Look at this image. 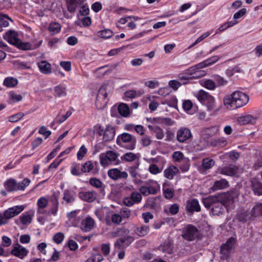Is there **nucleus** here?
I'll list each match as a JSON object with an SVG mask.
<instances>
[{
	"instance_id": "obj_60",
	"label": "nucleus",
	"mask_w": 262,
	"mask_h": 262,
	"mask_svg": "<svg viewBox=\"0 0 262 262\" xmlns=\"http://www.w3.org/2000/svg\"><path fill=\"white\" fill-rule=\"evenodd\" d=\"M9 20L12 21V19H11L8 16L6 15H3L0 18V24L3 27H7L9 25Z\"/></svg>"
},
{
	"instance_id": "obj_42",
	"label": "nucleus",
	"mask_w": 262,
	"mask_h": 262,
	"mask_svg": "<svg viewBox=\"0 0 262 262\" xmlns=\"http://www.w3.org/2000/svg\"><path fill=\"white\" fill-rule=\"evenodd\" d=\"M144 92L142 90L136 92L134 90H129L126 91L124 93L125 97L129 98H134L137 96H140L143 94Z\"/></svg>"
},
{
	"instance_id": "obj_13",
	"label": "nucleus",
	"mask_w": 262,
	"mask_h": 262,
	"mask_svg": "<svg viewBox=\"0 0 262 262\" xmlns=\"http://www.w3.org/2000/svg\"><path fill=\"white\" fill-rule=\"evenodd\" d=\"M108 176L114 181H117L119 179H126L128 177L127 173L125 171H122L118 168H112L108 170Z\"/></svg>"
},
{
	"instance_id": "obj_41",
	"label": "nucleus",
	"mask_w": 262,
	"mask_h": 262,
	"mask_svg": "<svg viewBox=\"0 0 262 262\" xmlns=\"http://www.w3.org/2000/svg\"><path fill=\"white\" fill-rule=\"evenodd\" d=\"M15 46H16L18 49L23 50H33L34 49V48H33L29 42H24L20 39L19 41H18V43H16Z\"/></svg>"
},
{
	"instance_id": "obj_58",
	"label": "nucleus",
	"mask_w": 262,
	"mask_h": 262,
	"mask_svg": "<svg viewBox=\"0 0 262 262\" xmlns=\"http://www.w3.org/2000/svg\"><path fill=\"white\" fill-rule=\"evenodd\" d=\"M80 8L79 14L81 15L86 16L89 14L90 9L86 4H84L83 3Z\"/></svg>"
},
{
	"instance_id": "obj_59",
	"label": "nucleus",
	"mask_w": 262,
	"mask_h": 262,
	"mask_svg": "<svg viewBox=\"0 0 262 262\" xmlns=\"http://www.w3.org/2000/svg\"><path fill=\"white\" fill-rule=\"evenodd\" d=\"M214 80L215 82V83L216 84V86H222L227 82V81L225 80L223 77L219 75L215 76Z\"/></svg>"
},
{
	"instance_id": "obj_49",
	"label": "nucleus",
	"mask_w": 262,
	"mask_h": 262,
	"mask_svg": "<svg viewBox=\"0 0 262 262\" xmlns=\"http://www.w3.org/2000/svg\"><path fill=\"white\" fill-rule=\"evenodd\" d=\"M72 114V112L70 111L67 112L64 115H58L55 118L57 123L60 124L66 121Z\"/></svg>"
},
{
	"instance_id": "obj_5",
	"label": "nucleus",
	"mask_w": 262,
	"mask_h": 262,
	"mask_svg": "<svg viewBox=\"0 0 262 262\" xmlns=\"http://www.w3.org/2000/svg\"><path fill=\"white\" fill-rule=\"evenodd\" d=\"M30 180L28 178H25L21 182L17 183V182L12 179L7 180L4 184L6 189L9 191H14L17 190H24L26 187L29 186L30 184Z\"/></svg>"
},
{
	"instance_id": "obj_1",
	"label": "nucleus",
	"mask_w": 262,
	"mask_h": 262,
	"mask_svg": "<svg viewBox=\"0 0 262 262\" xmlns=\"http://www.w3.org/2000/svg\"><path fill=\"white\" fill-rule=\"evenodd\" d=\"M249 100V98L247 94L241 91H235L231 95L225 96L223 102L227 108H237L246 105Z\"/></svg>"
},
{
	"instance_id": "obj_50",
	"label": "nucleus",
	"mask_w": 262,
	"mask_h": 262,
	"mask_svg": "<svg viewBox=\"0 0 262 262\" xmlns=\"http://www.w3.org/2000/svg\"><path fill=\"white\" fill-rule=\"evenodd\" d=\"M82 171L83 173L90 172L94 167L93 164L91 161H87L81 165Z\"/></svg>"
},
{
	"instance_id": "obj_32",
	"label": "nucleus",
	"mask_w": 262,
	"mask_h": 262,
	"mask_svg": "<svg viewBox=\"0 0 262 262\" xmlns=\"http://www.w3.org/2000/svg\"><path fill=\"white\" fill-rule=\"evenodd\" d=\"M219 128L217 126H212L203 128L202 130V135L206 138H209L216 134Z\"/></svg>"
},
{
	"instance_id": "obj_31",
	"label": "nucleus",
	"mask_w": 262,
	"mask_h": 262,
	"mask_svg": "<svg viewBox=\"0 0 262 262\" xmlns=\"http://www.w3.org/2000/svg\"><path fill=\"white\" fill-rule=\"evenodd\" d=\"M149 230L148 226L142 225L134 227L135 233L139 236H144L147 234Z\"/></svg>"
},
{
	"instance_id": "obj_2",
	"label": "nucleus",
	"mask_w": 262,
	"mask_h": 262,
	"mask_svg": "<svg viewBox=\"0 0 262 262\" xmlns=\"http://www.w3.org/2000/svg\"><path fill=\"white\" fill-rule=\"evenodd\" d=\"M196 97L202 104L206 106L207 111L210 113V115L214 114L216 112L215 99L212 96L201 90L198 92Z\"/></svg>"
},
{
	"instance_id": "obj_16",
	"label": "nucleus",
	"mask_w": 262,
	"mask_h": 262,
	"mask_svg": "<svg viewBox=\"0 0 262 262\" xmlns=\"http://www.w3.org/2000/svg\"><path fill=\"white\" fill-rule=\"evenodd\" d=\"M220 201V200L218 194L210 195L207 198H203L202 200L204 206L206 208H210V210L214 206L215 204Z\"/></svg>"
},
{
	"instance_id": "obj_39",
	"label": "nucleus",
	"mask_w": 262,
	"mask_h": 262,
	"mask_svg": "<svg viewBox=\"0 0 262 262\" xmlns=\"http://www.w3.org/2000/svg\"><path fill=\"white\" fill-rule=\"evenodd\" d=\"M61 29L60 25L56 22L51 23L49 27L48 30L52 34H55L58 33Z\"/></svg>"
},
{
	"instance_id": "obj_30",
	"label": "nucleus",
	"mask_w": 262,
	"mask_h": 262,
	"mask_svg": "<svg viewBox=\"0 0 262 262\" xmlns=\"http://www.w3.org/2000/svg\"><path fill=\"white\" fill-rule=\"evenodd\" d=\"M38 67L40 72L43 74H48L51 73V66L47 61L42 60L38 62Z\"/></svg>"
},
{
	"instance_id": "obj_38",
	"label": "nucleus",
	"mask_w": 262,
	"mask_h": 262,
	"mask_svg": "<svg viewBox=\"0 0 262 262\" xmlns=\"http://www.w3.org/2000/svg\"><path fill=\"white\" fill-rule=\"evenodd\" d=\"M75 195L74 192L69 190H66L63 193V199L67 203H70L75 201Z\"/></svg>"
},
{
	"instance_id": "obj_11",
	"label": "nucleus",
	"mask_w": 262,
	"mask_h": 262,
	"mask_svg": "<svg viewBox=\"0 0 262 262\" xmlns=\"http://www.w3.org/2000/svg\"><path fill=\"white\" fill-rule=\"evenodd\" d=\"M142 196L140 192H133L129 196L126 197L123 199V204L128 207H130L135 204L141 202Z\"/></svg>"
},
{
	"instance_id": "obj_37",
	"label": "nucleus",
	"mask_w": 262,
	"mask_h": 262,
	"mask_svg": "<svg viewBox=\"0 0 262 262\" xmlns=\"http://www.w3.org/2000/svg\"><path fill=\"white\" fill-rule=\"evenodd\" d=\"M119 113L123 117H126L129 115V108L128 105L125 103H122L118 106Z\"/></svg>"
},
{
	"instance_id": "obj_25",
	"label": "nucleus",
	"mask_w": 262,
	"mask_h": 262,
	"mask_svg": "<svg viewBox=\"0 0 262 262\" xmlns=\"http://www.w3.org/2000/svg\"><path fill=\"white\" fill-rule=\"evenodd\" d=\"M238 168L234 165H229L222 168L220 171L221 174L228 176H233L237 172Z\"/></svg>"
},
{
	"instance_id": "obj_33",
	"label": "nucleus",
	"mask_w": 262,
	"mask_h": 262,
	"mask_svg": "<svg viewBox=\"0 0 262 262\" xmlns=\"http://www.w3.org/2000/svg\"><path fill=\"white\" fill-rule=\"evenodd\" d=\"M215 162L213 160L209 158H204L202 160L201 168L204 170H206L212 168Z\"/></svg>"
},
{
	"instance_id": "obj_20",
	"label": "nucleus",
	"mask_w": 262,
	"mask_h": 262,
	"mask_svg": "<svg viewBox=\"0 0 262 262\" xmlns=\"http://www.w3.org/2000/svg\"><path fill=\"white\" fill-rule=\"evenodd\" d=\"M134 238L131 236H127L123 238L118 239L115 243V246L118 249H123L129 246L133 242Z\"/></svg>"
},
{
	"instance_id": "obj_63",
	"label": "nucleus",
	"mask_w": 262,
	"mask_h": 262,
	"mask_svg": "<svg viewBox=\"0 0 262 262\" xmlns=\"http://www.w3.org/2000/svg\"><path fill=\"white\" fill-rule=\"evenodd\" d=\"M173 159L177 162H179L184 158V155L181 151H174L172 154Z\"/></svg>"
},
{
	"instance_id": "obj_43",
	"label": "nucleus",
	"mask_w": 262,
	"mask_h": 262,
	"mask_svg": "<svg viewBox=\"0 0 262 262\" xmlns=\"http://www.w3.org/2000/svg\"><path fill=\"white\" fill-rule=\"evenodd\" d=\"M113 35V32L110 29H104L101 31H100L98 32L97 35L100 37L102 38L107 39Z\"/></svg>"
},
{
	"instance_id": "obj_52",
	"label": "nucleus",
	"mask_w": 262,
	"mask_h": 262,
	"mask_svg": "<svg viewBox=\"0 0 262 262\" xmlns=\"http://www.w3.org/2000/svg\"><path fill=\"white\" fill-rule=\"evenodd\" d=\"M71 173L74 176H81L83 172L82 169L80 170V165L74 163L71 167Z\"/></svg>"
},
{
	"instance_id": "obj_62",
	"label": "nucleus",
	"mask_w": 262,
	"mask_h": 262,
	"mask_svg": "<svg viewBox=\"0 0 262 262\" xmlns=\"http://www.w3.org/2000/svg\"><path fill=\"white\" fill-rule=\"evenodd\" d=\"M246 12L247 10L246 8H242L240 9L233 15V19H237L241 18L246 14Z\"/></svg>"
},
{
	"instance_id": "obj_19",
	"label": "nucleus",
	"mask_w": 262,
	"mask_h": 262,
	"mask_svg": "<svg viewBox=\"0 0 262 262\" xmlns=\"http://www.w3.org/2000/svg\"><path fill=\"white\" fill-rule=\"evenodd\" d=\"M78 196L84 201L92 202L96 199L97 193L94 191H81L79 193Z\"/></svg>"
},
{
	"instance_id": "obj_61",
	"label": "nucleus",
	"mask_w": 262,
	"mask_h": 262,
	"mask_svg": "<svg viewBox=\"0 0 262 262\" xmlns=\"http://www.w3.org/2000/svg\"><path fill=\"white\" fill-rule=\"evenodd\" d=\"M64 235L63 233L58 232L53 237L54 241L57 244L61 243L63 240Z\"/></svg>"
},
{
	"instance_id": "obj_15",
	"label": "nucleus",
	"mask_w": 262,
	"mask_h": 262,
	"mask_svg": "<svg viewBox=\"0 0 262 262\" xmlns=\"http://www.w3.org/2000/svg\"><path fill=\"white\" fill-rule=\"evenodd\" d=\"M229 187V184L227 180L222 179L215 181L213 185L210 187V190L213 192L226 189Z\"/></svg>"
},
{
	"instance_id": "obj_12",
	"label": "nucleus",
	"mask_w": 262,
	"mask_h": 262,
	"mask_svg": "<svg viewBox=\"0 0 262 262\" xmlns=\"http://www.w3.org/2000/svg\"><path fill=\"white\" fill-rule=\"evenodd\" d=\"M220 58V57L219 56H213L210 58H209L206 60L190 67L189 70L191 71L195 70H199L211 66L214 63H216Z\"/></svg>"
},
{
	"instance_id": "obj_35",
	"label": "nucleus",
	"mask_w": 262,
	"mask_h": 262,
	"mask_svg": "<svg viewBox=\"0 0 262 262\" xmlns=\"http://www.w3.org/2000/svg\"><path fill=\"white\" fill-rule=\"evenodd\" d=\"M223 204L221 201L215 204L214 206L210 210L211 212L213 215H219L223 212L224 210Z\"/></svg>"
},
{
	"instance_id": "obj_17",
	"label": "nucleus",
	"mask_w": 262,
	"mask_h": 262,
	"mask_svg": "<svg viewBox=\"0 0 262 262\" xmlns=\"http://www.w3.org/2000/svg\"><path fill=\"white\" fill-rule=\"evenodd\" d=\"M84 0H66L68 10L70 13H74L84 3Z\"/></svg>"
},
{
	"instance_id": "obj_53",
	"label": "nucleus",
	"mask_w": 262,
	"mask_h": 262,
	"mask_svg": "<svg viewBox=\"0 0 262 262\" xmlns=\"http://www.w3.org/2000/svg\"><path fill=\"white\" fill-rule=\"evenodd\" d=\"M139 168V163H137L133 166H129L127 168V170L130 176L134 178H136L138 174L137 170Z\"/></svg>"
},
{
	"instance_id": "obj_36",
	"label": "nucleus",
	"mask_w": 262,
	"mask_h": 262,
	"mask_svg": "<svg viewBox=\"0 0 262 262\" xmlns=\"http://www.w3.org/2000/svg\"><path fill=\"white\" fill-rule=\"evenodd\" d=\"M262 215V203H257L252 208L251 216L257 217Z\"/></svg>"
},
{
	"instance_id": "obj_26",
	"label": "nucleus",
	"mask_w": 262,
	"mask_h": 262,
	"mask_svg": "<svg viewBox=\"0 0 262 262\" xmlns=\"http://www.w3.org/2000/svg\"><path fill=\"white\" fill-rule=\"evenodd\" d=\"M174 248L173 243L171 241H168L164 242L163 244L161 245L159 247V250L162 251L164 253L170 254L173 252Z\"/></svg>"
},
{
	"instance_id": "obj_34",
	"label": "nucleus",
	"mask_w": 262,
	"mask_h": 262,
	"mask_svg": "<svg viewBox=\"0 0 262 262\" xmlns=\"http://www.w3.org/2000/svg\"><path fill=\"white\" fill-rule=\"evenodd\" d=\"M167 185L168 184L166 182L163 185V194L165 198L167 199H171L174 196V191L173 189L168 188L167 187Z\"/></svg>"
},
{
	"instance_id": "obj_27",
	"label": "nucleus",
	"mask_w": 262,
	"mask_h": 262,
	"mask_svg": "<svg viewBox=\"0 0 262 262\" xmlns=\"http://www.w3.org/2000/svg\"><path fill=\"white\" fill-rule=\"evenodd\" d=\"M178 173H179V170L174 165L169 166L164 171V176L169 180L173 179L174 176Z\"/></svg>"
},
{
	"instance_id": "obj_64",
	"label": "nucleus",
	"mask_w": 262,
	"mask_h": 262,
	"mask_svg": "<svg viewBox=\"0 0 262 262\" xmlns=\"http://www.w3.org/2000/svg\"><path fill=\"white\" fill-rule=\"evenodd\" d=\"M102 259L100 254H96L89 258L85 262H100Z\"/></svg>"
},
{
	"instance_id": "obj_54",
	"label": "nucleus",
	"mask_w": 262,
	"mask_h": 262,
	"mask_svg": "<svg viewBox=\"0 0 262 262\" xmlns=\"http://www.w3.org/2000/svg\"><path fill=\"white\" fill-rule=\"evenodd\" d=\"M153 133L155 134L157 139L161 140L164 137V131L160 127L156 126L153 129Z\"/></svg>"
},
{
	"instance_id": "obj_21",
	"label": "nucleus",
	"mask_w": 262,
	"mask_h": 262,
	"mask_svg": "<svg viewBox=\"0 0 262 262\" xmlns=\"http://www.w3.org/2000/svg\"><path fill=\"white\" fill-rule=\"evenodd\" d=\"M186 210L190 213L194 211L199 212L201 210V207L196 199H191L187 201L186 207Z\"/></svg>"
},
{
	"instance_id": "obj_56",
	"label": "nucleus",
	"mask_w": 262,
	"mask_h": 262,
	"mask_svg": "<svg viewBox=\"0 0 262 262\" xmlns=\"http://www.w3.org/2000/svg\"><path fill=\"white\" fill-rule=\"evenodd\" d=\"M20 220L24 225L29 224L31 222L32 217L29 214H23L20 216Z\"/></svg>"
},
{
	"instance_id": "obj_4",
	"label": "nucleus",
	"mask_w": 262,
	"mask_h": 262,
	"mask_svg": "<svg viewBox=\"0 0 262 262\" xmlns=\"http://www.w3.org/2000/svg\"><path fill=\"white\" fill-rule=\"evenodd\" d=\"M217 194L223 206L227 208L234 203V199L239 194V191L238 189L234 188L230 191Z\"/></svg>"
},
{
	"instance_id": "obj_22",
	"label": "nucleus",
	"mask_w": 262,
	"mask_h": 262,
	"mask_svg": "<svg viewBox=\"0 0 262 262\" xmlns=\"http://www.w3.org/2000/svg\"><path fill=\"white\" fill-rule=\"evenodd\" d=\"M3 38L9 43L15 46L17 43H18V41H19V39L17 37V33L12 30H10L6 32L3 36Z\"/></svg>"
},
{
	"instance_id": "obj_10",
	"label": "nucleus",
	"mask_w": 262,
	"mask_h": 262,
	"mask_svg": "<svg viewBox=\"0 0 262 262\" xmlns=\"http://www.w3.org/2000/svg\"><path fill=\"white\" fill-rule=\"evenodd\" d=\"M190 130L185 127L180 128L177 132V140L180 143H184L192 137Z\"/></svg>"
},
{
	"instance_id": "obj_57",
	"label": "nucleus",
	"mask_w": 262,
	"mask_h": 262,
	"mask_svg": "<svg viewBox=\"0 0 262 262\" xmlns=\"http://www.w3.org/2000/svg\"><path fill=\"white\" fill-rule=\"evenodd\" d=\"M24 116L23 113H18L15 115H12L9 117V120L11 122H16L19 121Z\"/></svg>"
},
{
	"instance_id": "obj_14",
	"label": "nucleus",
	"mask_w": 262,
	"mask_h": 262,
	"mask_svg": "<svg viewBox=\"0 0 262 262\" xmlns=\"http://www.w3.org/2000/svg\"><path fill=\"white\" fill-rule=\"evenodd\" d=\"M24 209V207L22 205L16 206L11 208H9L4 212L5 217H6L7 221L10 219L17 215Z\"/></svg>"
},
{
	"instance_id": "obj_29",
	"label": "nucleus",
	"mask_w": 262,
	"mask_h": 262,
	"mask_svg": "<svg viewBox=\"0 0 262 262\" xmlns=\"http://www.w3.org/2000/svg\"><path fill=\"white\" fill-rule=\"evenodd\" d=\"M251 183L254 193L258 195H262V183L255 178L251 180Z\"/></svg>"
},
{
	"instance_id": "obj_8",
	"label": "nucleus",
	"mask_w": 262,
	"mask_h": 262,
	"mask_svg": "<svg viewBox=\"0 0 262 262\" xmlns=\"http://www.w3.org/2000/svg\"><path fill=\"white\" fill-rule=\"evenodd\" d=\"M118 156V153L112 150L102 153L99 156L100 164L103 166H107L111 162L116 161Z\"/></svg>"
},
{
	"instance_id": "obj_9",
	"label": "nucleus",
	"mask_w": 262,
	"mask_h": 262,
	"mask_svg": "<svg viewBox=\"0 0 262 262\" xmlns=\"http://www.w3.org/2000/svg\"><path fill=\"white\" fill-rule=\"evenodd\" d=\"M107 85L106 84L102 85L99 89L96 98V103L98 105L100 103V108L104 107L107 103L106 97L107 93L106 92Z\"/></svg>"
},
{
	"instance_id": "obj_47",
	"label": "nucleus",
	"mask_w": 262,
	"mask_h": 262,
	"mask_svg": "<svg viewBox=\"0 0 262 262\" xmlns=\"http://www.w3.org/2000/svg\"><path fill=\"white\" fill-rule=\"evenodd\" d=\"M248 217L249 214L247 211H239L236 215L238 221L242 222H246L248 219Z\"/></svg>"
},
{
	"instance_id": "obj_23",
	"label": "nucleus",
	"mask_w": 262,
	"mask_h": 262,
	"mask_svg": "<svg viewBox=\"0 0 262 262\" xmlns=\"http://www.w3.org/2000/svg\"><path fill=\"white\" fill-rule=\"evenodd\" d=\"M256 117L249 114H245L238 117L237 121L239 125H246L255 123Z\"/></svg>"
},
{
	"instance_id": "obj_51",
	"label": "nucleus",
	"mask_w": 262,
	"mask_h": 262,
	"mask_svg": "<svg viewBox=\"0 0 262 262\" xmlns=\"http://www.w3.org/2000/svg\"><path fill=\"white\" fill-rule=\"evenodd\" d=\"M147 186L149 194H156L159 190V186L156 182H154L151 184Z\"/></svg>"
},
{
	"instance_id": "obj_46",
	"label": "nucleus",
	"mask_w": 262,
	"mask_h": 262,
	"mask_svg": "<svg viewBox=\"0 0 262 262\" xmlns=\"http://www.w3.org/2000/svg\"><path fill=\"white\" fill-rule=\"evenodd\" d=\"M227 144V140L223 138L215 139L211 142L212 145L218 147H225Z\"/></svg>"
},
{
	"instance_id": "obj_45",
	"label": "nucleus",
	"mask_w": 262,
	"mask_h": 262,
	"mask_svg": "<svg viewBox=\"0 0 262 262\" xmlns=\"http://www.w3.org/2000/svg\"><path fill=\"white\" fill-rule=\"evenodd\" d=\"M201 84L205 88L213 90L216 88V84L214 81L210 79H207L202 82Z\"/></svg>"
},
{
	"instance_id": "obj_44",
	"label": "nucleus",
	"mask_w": 262,
	"mask_h": 262,
	"mask_svg": "<svg viewBox=\"0 0 262 262\" xmlns=\"http://www.w3.org/2000/svg\"><path fill=\"white\" fill-rule=\"evenodd\" d=\"M4 85L8 88L15 86L17 84V80L13 77H7L4 81Z\"/></svg>"
},
{
	"instance_id": "obj_3",
	"label": "nucleus",
	"mask_w": 262,
	"mask_h": 262,
	"mask_svg": "<svg viewBox=\"0 0 262 262\" xmlns=\"http://www.w3.org/2000/svg\"><path fill=\"white\" fill-rule=\"evenodd\" d=\"M137 140L135 136L127 133L119 135L116 140L117 144L127 150H133L136 147Z\"/></svg>"
},
{
	"instance_id": "obj_24",
	"label": "nucleus",
	"mask_w": 262,
	"mask_h": 262,
	"mask_svg": "<svg viewBox=\"0 0 262 262\" xmlns=\"http://www.w3.org/2000/svg\"><path fill=\"white\" fill-rule=\"evenodd\" d=\"M115 128L110 125L106 126L103 133V140L105 141H110L112 140L115 135Z\"/></svg>"
},
{
	"instance_id": "obj_48",
	"label": "nucleus",
	"mask_w": 262,
	"mask_h": 262,
	"mask_svg": "<svg viewBox=\"0 0 262 262\" xmlns=\"http://www.w3.org/2000/svg\"><path fill=\"white\" fill-rule=\"evenodd\" d=\"M55 96L57 97H62L66 95V88L61 86L58 85L54 89Z\"/></svg>"
},
{
	"instance_id": "obj_28",
	"label": "nucleus",
	"mask_w": 262,
	"mask_h": 262,
	"mask_svg": "<svg viewBox=\"0 0 262 262\" xmlns=\"http://www.w3.org/2000/svg\"><path fill=\"white\" fill-rule=\"evenodd\" d=\"M94 220L89 216L83 221L81 228L84 232L90 231L94 228Z\"/></svg>"
},
{
	"instance_id": "obj_7",
	"label": "nucleus",
	"mask_w": 262,
	"mask_h": 262,
	"mask_svg": "<svg viewBox=\"0 0 262 262\" xmlns=\"http://www.w3.org/2000/svg\"><path fill=\"white\" fill-rule=\"evenodd\" d=\"M235 244V238H229L226 243L223 244L220 249L221 258L227 260L230 255V253L234 250Z\"/></svg>"
},
{
	"instance_id": "obj_40",
	"label": "nucleus",
	"mask_w": 262,
	"mask_h": 262,
	"mask_svg": "<svg viewBox=\"0 0 262 262\" xmlns=\"http://www.w3.org/2000/svg\"><path fill=\"white\" fill-rule=\"evenodd\" d=\"M138 158L137 154L133 152H127L121 157V159L127 162H133Z\"/></svg>"
},
{
	"instance_id": "obj_6",
	"label": "nucleus",
	"mask_w": 262,
	"mask_h": 262,
	"mask_svg": "<svg viewBox=\"0 0 262 262\" xmlns=\"http://www.w3.org/2000/svg\"><path fill=\"white\" fill-rule=\"evenodd\" d=\"M182 236L187 241H193L200 238V232L195 226L188 224L183 228Z\"/></svg>"
},
{
	"instance_id": "obj_55",
	"label": "nucleus",
	"mask_w": 262,
	"mask_h": 262,
	"mask_svg": "<svg viewBox=\"0 0 262 262\" xmlns=\"http://www.w3.org/2000/svg\"><path fill=\"white\" fill-rule=\"evenodd\" d=\"M152 140L150 138L146 135L142 136L141 139V144L144 147H147L151 144Z\"/></svg>"
},
{
	"instance_id": "obj_18",
	"label": "nucleus",
	"mask_w": 262,
	"mask_h": 262,
	"mask_svg": "<svg viewBox=\"0 0 262 262\" xmlns=\"http://www.w3.org/2000/svg\"><path fill=\"white\" fill-rule=\"evenodd\" d=\"M11 254L20 259L24 258L28 253V251L20 245L17 244L11 252Z\"/></svg>"
}]
</instances>
